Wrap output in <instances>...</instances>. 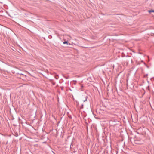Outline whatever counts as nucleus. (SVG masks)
I'll return each mask as SVG.
<instances>
[{
    "instance_id": "nucleus-2",
    "label": "nucleus",
    "mask_w": 154,
    "mask_h": 154,
    "mask_svg": "<svg viewBox=\"0 0 154 154\" xmlns=\"http://www.w3.org/2000/svg\"><path fill=\"white\" fill-rule=\"evenodd\" d=\"M63 44H68V41H65L63 42Z\"/></svg>"
},
{
    "instance_id": "nucleus-3",
    "label": "nucleus",
    "mask_w": 154,
    "mask_h": 154,
    "mask_svg": "<svg viewBox=\"0 0 154 154\" xmlns=\"http://www.w3.org/2000/svg\"><path fill=\"white\" fill-rule=\"evenodd\" d=\"M149 13H150L151 12H154V10H149L148 11Z\"/></svg>"
},
{
    "instance_id": "nucleus-1",
    "label": "nucleus",
    "mask_w": 154,
    "mask_h": 154,
    "mask_svg": "<svg viewBox=\"0 0 154 154\" xmlns=\"http://www.w3.org/2000/svg\"><path fill=\"white\" fill-rule=\"evenodd\" d=\"M72 39L71 36L67 35H63V39L64 41L70 40Z\"/></svg>"
}]
</instances>
